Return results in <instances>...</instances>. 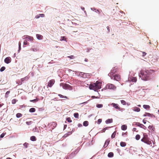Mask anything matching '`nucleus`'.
I'll return each mask as SVG.
<instances>
[{
	"label": "nucleus",
	"instance_id": "obj_20",
	"mask_svg": "<svg viewBox=\"0 0 159 159\" xmlns=\"http://www.w3.org/2000/svg\"><path fill=\"white\" fill-rule=\"evenodd\" d=\"M116 131H115L111 135V138L112 139H113L115 137V136H116Z\"/></svg>",
	"mask_w": 159,
	"mask_h": 159
},
{
	"label": "nucleus",
	"instance_id": "obj_24",
	"mask_svg": "<svg viewBox=\"0 0 159 159\" xmlns=\"http://www.w3.org/2000/svg\"><path fill=\"white\" fill-rule=\"evenodd\" d=\"M116 69H113L111 71V72L110 73H111L112 75H114V74L116 71Z\"/></svg>",
	"mask_w": 159,
	"mask_h": 159
},
{
	"label": "nucleus",
	"instance_id": "obj_64",
	"mask_svg": "<svg viewBox=\"0 0 159 159\" xmlns=\"http://www.w3.org/2000/svg\"><path fill=\"white\" fill-rule=\"evenodd\" d=\"M138 107H141V105H138Z\"/></svg>",
	"mask_w": 159,
	"mask_h": 159
},
{
	"label": "nucleus",
	"instance_id": "obj_7",
	"mask_svg": "<svg viewBox=\"0 0 159 159\" xmlns=\"http://www.w3.org/2000/svg\"><path fill=\"white\" fill-rule=\"evenodd\" d=\"M55 82V80L52 79L50 80L48 83V86L51 87L54 84Z\"/></svg>",
	"mask_w": 159,
	"mask_h": 159
},
{
	"label": "nucleus",
	"instance_id": "obj_4",
	"mask_svg": "<svg viewBox=\"0 0 159 159\" xmlns=\"http://www.w3.org/2000/svg\"><path fill=\"white\" fill-rule=\"evenodd\" d=\"M141 141L148 145L151 144V142L148 139V135L145 133L143 134V137L141 139Z\"/></svg>",
	"mask_w": 159,
	"mask_h": 159
},
{
	"label": "nucleus",
	"instance_id": "obj_39",
	"mask_svg": "<svg viewBox=\"0 0 159 159\" xmlns=\"http://www.w3.org/2000/svg\"><path fill=\"white\" fill-rule=\"evenodd\" d=\"M29 144L27 143H25L23 144L24 146L26 148H27L29 145Z\"/></svg>",
	"mask_w": 159,
	"mask_h": 159
},
{
	"label": "nucleus",
	"instance_id": "obj_13",
	"mask_svg": "<svg viewBox=\"0 0 159 159\" xmlns=\"http://www.w3.org/2000/svg\"><path fill=\"white\" fill-rule=\"evenodd\" d=\"M72 134V132L70 131L68 132H67L66 134H64L63 136V138H66L68 136H69L70 135Z\"/></svg>",
	"mask_w": 159,
	"mask_h": 159
},
{
	"label": "nucleus",
	"instance_id": "obj_58",
	"mask_svg": "<svg viewBox=\"0 0 159 159\" xmlns=\"http://www.w3.org/2000/svg\"><path fill=\"white\" fill-rule=\"evenodd\" d=\"M143 123L144 124H145L146 123V122L144 120H143Z\"/></svg>",
	"mask_w": 159,
	"mask_h": 159
},
{
	"label": "nucleus",
	"instance_id": "obj_2",
	"mask_svg": "<svg viewBox=\"0 0 159 159\" xmlns=\"http://www.w3.org/2000/svg\"><path fill=\"white\" fill-rule=\"evenodd\" d=\"M89 88L90 89L96 91L101 88V83L100 82L97 81L96 83L90 84Z\"/></svg>",
	"mask_w": 159,
	"mask_h": 159
},
{
	"label": "nucleus",
	"instance_id": "obj_21",
	"mask_svg": "<svg viewBox=\"0 0 159 159\" xmlns=\"http://www.w3.org/2000/svg\"><path fill=\"white\" fill-rule=\"evenodd\" d=\"M114 156V154L112 152H110L108 154V157H113Z\"/></svg>",
	"mask_w": 159,
	"mask_h": 159
},
{
	"label": "nucleus",
	"instance_id": "obj_12",
	"mask_svg": "<svg viewBox=\"0 0 159 159\" xmlns=\"http://www.w3.org/2000/svg\"><path fill=\"white\" fill-rule=\"evenodd\" d=\"M143 116H148L151 117H152V116L154 117H155V116L153 115L152 114H151L147 112L145 113L143 115Z\"/></svg>",
	"mask_w": 159,
	"mask_h": 159
},
{
	"label": "nucleus",
	"instance_id": "obj_37",
	"mask_svg": "<svg viewBox=\"0 0 159 159\" xmlns=\"http://www.w3.org/2000/svg\"><path fill=\"white\" fill-rule=\"evenodd\" d=\"M26 38L28 39L30 41H32L33 39V37H30L28 36H26Z\"/></svg>",
	"mask_w": 159,
	"mask_h": 159
},
{
	"label": "nucleus",
	"instance_id": "obj_52",
	"mask_svg": "<svg viewBox=\"0 0 159 159\" xmlns=\"http://www.w3.org/2000/svg\"><path fill=\"white\" fill-rule=\"evenodd\" d=\"M39 17H40V16L39 14V15H38L37 16H36L35 17V18H36V19H38V18H39Z\"/></svg>",
	"mask_w": 159,
	"mask_h": 159
},
{
	"label": "nucleus",
	"instance_id": "obj_47",
	"mask_svg": "<svg viewBox=\"0 0 159 159\" xmlns=\"http://www.w3.org/2000/svg\"><path fill=\"white\" fill-rule=\"evenodd\" d=\"M16 99H13L12 100V103L13 104H15L16 102Z\"/></svg>",
	"mask_w": 159,
	"mask_h": 159
},
{
	"label": "nucleus",
	"instance_id": "obj_60",
	"mask_svg": "<svg viewBox=\"0 0 159 159\" xmlns=\"http://www.w3.org/2000/svg\"><path fill=\"white\" fill-rule=\"evenodd\" d=\"M92 98H96V97L95 96H92Z\"/></svg>",
	"mask_w": 159,
	"mask_h": 159
},
{
	"label": "nucleus",
	"instance_id": "obj_62",
	"mask_svg": "<svg viewBox=\"0 0 159 159\" xmlns=\"http://www.w3.org/2000/svg\"><path fill=\"white\" fill-rule=\"evenodd\" d=\"M6 159H12L10 157H7V158Z\"/></svg>",
	"mask_w": 159,
	"mask_h": 159
},
{
	"label": "nucleus",
	"instance_id": "obj_45",
	"mask_svg": "<svg viewBox=\"0 0 159 159\" xmlns=\"http://www.w3.org/2000/svg\"><path fill=\"white\" fill-rule=\"evenodd\" d=\"M5 69V67L4 66L2 67L0 69V71H3Z\"/></svg>",
	"mask_w": 159,
	"mask_h": 159
},
{
	"label": "nucleus",
	"instance_id": "obj_29",
	"mask_svg": "<svg viewBox=\"0 0 159 159\" xmlns=\"http://www.w3.org/2000/svg\"><path fill=\"white\" fill-rule=\"evenodd\" d=\"M143 107L146 109H149L150 108V107L149 105H143Z\"/></svg>",
	"mask_w": 159,
	"mask_h": 159
},
{
	"label": "nucleus",
	"instance_id": "obj_63",
	"mask_svg": "<svg viewBox=\"0 0 159 159\" xmlns=\"http://www.w3.org/2000/svg\"><path fill=\"white\" fill-rule=\"evenodd\" d=\"M82 8V10H84V7H82V8Z\"/></svg>",
	"mask_w": 159,
	"mask_h": 159
},
{
	"label": "nucleus",
	"instance_id": "obj_61",
	"mask_svg": "<svg viewBox=\"0 0 159 159\" xmlns=\"http://www.w3.org/2000/svg\"><path fill=\"white\" fill-rule=\"evenodd\" d=\"M107 30H109V26H107Z\"/></svg>",
	"mask_w": 159,
	"mask_h": 159
},
{
	"label": "nucleus",
	"instance_id": "obj_46",
	"mask_svg": "<svg viewBox=\"0 0 159 159\" xmlns=\"http://www.w3.org/2000/svg\"><path fill=\"white\" fill-rule=\"evenodd\" d=\"M66 39H65V37L64 36H61V37L60 41H63L65 40Z\"/></svg>",
	"mask_w": 159,
	"mask_h": 159
},
{
	"label": "nucleus",
	"instance_id": "obj_22",
	"mask_svg": "<svg viewBox=\"0 0 159 159\" xmlns=\"http://www.w3.org/2000/svg\"><path fill=\"white\" fill-rule=\"evenodd\" d=\"M30 139L32 141H35L36 140V138L35 136H32L30 138Z\"/></svg>",
	"mask_w": 159,
	"mask_h": 159
},
{
	"label": "nucleus",
	"instance_id": "obj_17",
	"mask_svg": "<svg viewBox=\"0 0 159 159\" xmlns=\"http://www.w3.org/2000/svg\"><path fill=\"white\" fill-rule=\"evenodd\" d=\"M36 37L38 39L41 40L43 39V36L40 34H37Z\"/></svg>",
	"mask_w": 159,
	"mask_h": 159
},
{
	"label": "nucleus",
	"instance_id": "obj_53",
	"mask_svg": "<svg viewBox=\"0 0 159 159\" xmlns=\"http://www.w3.org/2000/svg\"><path fill=\"white\" fill-rule=\"evenodd\" d=\"M31 50L33 51H37V49L36 48H32L31 49Z\"/></svg>",
	"mask_w": 159,
	"mask_h": 159
},
{
	"label": "nucleus",
	"instance_id": "obj_55",
	"mask_svg": "<svg viewBox=\"0 0 159 159\" xmlns=\"http://www.w3.org/2000/svg\"><path fill=\"white\" fill-rule=\"evenodd\" d=\"M78 127H81L82 126V125L81 124L79 123L78 124Z\"/></svg>",
	"mask_w": 159,
	"mask_h": 159
},
{
	"label": "nucleus",
	"instance_id": "obj_48",
	"mask_svg": "<svg viewBox=\"0 0 159 159\" xmlns=\"http://www.w3.org/2000/svg\"><path fill=\"white\" fill-rule=\"evenodd\" d=\"M68 58H70V59H74V57L73 55H71L69 56H68Z\"/></svg>",
	"mask_w": 159,
	"mask_h": 159
},
{
	"label": "nucleus",
	"instance_id": "obj_33",
	"mask_svg": "<svg viewBox=\"0 0 159 159\" xmlns=\"http://www.w3.org/2000/svg\"><path fill=\"white\" fill-rule=\"evenodd\" d=\"M74 116L75 118H79V114L78 113H75L74 114Z\"/></svg>",
	"mask_w": 159,
	"mask_h": 159
},
{
	"label": "nucleus",
	"instance_id": "obj_3",
	"mask_svg": "<svg viewBox=\"0 0 159 159\" xmlns=\"http://www.w3.org/2000/svg\"><path fill=\"white\" fill-rule=\"evenodd\" d=\"M111 73H109L108 75L110 77L111 79L114 80L120 81V76L118 74H115L114 75H112Z\"/></svg>",
	"mask_w": 159,
	"mask_h": 159
},
{
	"label": "nucleus",
	"instance_id": "obj_11",
	"mask_svg": "<svg viewBox=\"0 0 159 159\" xmlns=\"http://www.w3.org/2000/svg\"><path fill=\"white\" fill-rule=\"evenodd\" d=\"M28 79V78L27 77H24V78L21 79L20 80V81H19L18 82V84L19 85H21L22 84V82H23V81H24L25 80H27Z\"/></svg>",
	"mask_w": 159,
	"mask_h": 159
},
{
	"label": "nucleus",
	"instance_id": "obj_8",
	"mask_svg": "<svg viewBox=\"0 0 159 159\" xmlns=\"http://www.w3.org/2000/svg\"><path fill=\"white\" fill-rule=\"evenodd\" d=\"M111 105L115 108L118 109L119 111L122 110L121 108L119 106V105L117 104L112 103Z\"/></svg>",
	"mask_w": 159,
	"mask_h": 159
},
{
	"label": "nucleus",
	"instance_id": "obj_41",
	"mask_svg": "<svg viewBox=\"0 0 159 159\" xmlns=\"http://www.w3.org/2000/svg\"><path fill=\"white\" fill-rule=\"evenodd\" d=\"M121 103L123 105H126V102L124 100H122L121 101Z\"/></svg>",
	"mask_w": 159,
	"mask_h": 159
},
{
	"label": "nucleus",
	"instance_id": "obj_56",
	"mask_svg": "<svg viewBox=\"0 0 159 159\" xmlns=\"http://www.w3.org/2000/svg\"><path fill=\"white\" fill-rule=\"evenodd\" d=\"M10 93V91H7V92L6 93V94H8Z\"/></svg>",
	"mask_w": 159,
	"mask_h": 159
},
{
	"label": "nucleus",
	"instance_id": "obj_50",
	"mask_svg": "<svg viewBox=\"0 0 159 159\" xmlns=\"http://www.w3.org/2000/svg\"><path fill=\"white\" fill-rule=\"evenodd\" d=\"M39 15L40 16V17H44V15L43 14H39Z\"/></svg>",
	"mask_w": 159,
	"mask_h": 159
},
{
	"label": "nucleus",
	"instance_id": "obj_43",
	"mask_svg": "<svg viewBox=\"0 0 159 159\" xmlns=\"http://www.w3.org/2000/svg\"><path fill=\"white\" fill-rule=\"evenodd\" d=\"M6 134V133H2L0 135V138H3L4 137V136H5V135Z\"/></svg>",
	"mask_w": 159,
	"mask_h": 159
},
{
	"label": "nucleus",
	"instance_id": "obj_31",
	"mask_svg": "<svg viewBox=\"0 0 159 159\" xmlns=\"http://www.w3.org/2000/svg\"><path fill=\"white\" fill-rule=\"evenodd\" d=\"M58 96L61 98H65L66 99H68V97H66V96H64L61 94H59L58 95Z\"/></svg>",
	"mask_w": 159,
	"mask_h": 159
},
{
	"label": "nucleus",
	"instance_id": "obj_26",
	"mask_svg": "<svg viewBox=\"0 0 159 159\" xmlns=\"http://www.w3.org/2000/svg\"><path fill=\"white\" fill-rule=\"evenodd\" d=\"M83 125L85 126H87L89 125V122L87 121H85L83 123Z\"/></svg>",
	"mask_w": 159,
	"mask_h": 159
},
{
	"label": "nucleus",
	"instance_id": "obj_5",
	"mask_svg": "<svg viewBox=\"0 0 159 159\" xmlns=\"http://www.w3.org/2000/svg\"><path fill=\"white\" fill-rule=\"evenodd\" d=\"M60 86H62L63 88L65 89L72 90L73 89L72 86L67 84L61 83Z\"/></svg>",
	"mask_w": 159,
	"mask_h": 159
},
{
	"label": "nucleus",
	"instance_id": "obj_42",
	"mask_svg": "<svg viewBox=\"0 0 159 159\" xmlns=\"http://www.w3.org/2000/svg\"><path fill=\"white\" fill-rule=\"evenodd\" d=\"M29 43L27 42V41L26 40H25L24 41V45H28Z\"/></svg>",
	"mask_w": 159,
	"mask_h": 159
},
{
	"label": "nucleus",
	"instance_id": "obj_1",
	"mask_svg": "<svg viewBox=\"0 0 159 159\" xmlns=\"http://www.w3.org/2000/svg\"><path fill=\"white\" fill-rule=\"evenodd\" d=\"M155 71L151 69H142L139 74V76L144 81L148 80L151 79V75L155 74Z\"/></svg>",
	"mask_w": 159,
	"mask_h": 159
},
{
	"label": "nucleus",
	"instance_id": "obj_23",
	"mask_svg": "<svg viewBox=\"0 0 159 159\" xmlns=\"http://www.w3.org/2000/svg\"><path fill=\"white\" fill-rule=\"evenodd\" d=\"M148 128L149 129L151 130L152 131H154L155 130V128L153 127V125H149L148 127Z\"/></svg>",
	"mask_w": 159,
	"mask_h": 159
},
{
	"label": "nucleus",
	"instance_id": "obj_18",
	"mask_svg": "<svg viewBox=\"0 0 159 159\" xmlns=\"http://www.w3.org/2000/svg\"><path fill=\"white\" fill-rule=\"evenodd\" d=\"M113 120L112 119H109L107 120L106 121V123L107 124H109L112 122Z\"/></svg>",
	"mask_w": 159,
	"mask_h": 159
},
{
	"label": "nucleus",
	"instance_id": "obj_32",
	"mask_svg": "<svg viewBox=\"0 0 159 159\" xmlns=\"http://www.w3.org/2000/svg\"><path fill=\"white\" fill-rule=\"evenodd\" d=\"M22 114L20 113H18L16 114V116L17 118H20L22 116Z\"/></svg>",
	"mask_w": 159,
	"mask_h": 159
},
{
	"label": "nucleus",
	"instance_id": "obj_9",
	"mask_svg": "<svg viewBox=\"0 0 159 159\" xmlns=\"http://www.w3.org/2000/svg\"><path fill=\"white\" fill-rule=\"evenodd\" d=\"M135 125L137 126L142 128L144 129H146V127L143 124H140L139 122H136Z\"/></svg>",
	"mask_w": 159,
	"mask_h": 159
},
{
	"label": "nucleus",
	"instance_id": "obj_40",
	"mask_svg": "<svg viewBox=\"0 0 159 159\" xmlns=\"http://www.w3.org/2000/svg\"><path fill=\"white\" fill-rule=\"evenodd\" d=\"M66 120L69 122L70 123L72 122V120L70 117H68L66 118Z\"/></svg>",
	"mask_w": 159,
	"mask_h": 159
},
{
	"label": "nucleus",
	"instance_id": "obj_15",
	"mask_svg": "<svg viewBox=\"0 0 159 159\" xmlns=\"http://www.w3.org/2000/svg\"><path fill=\"white\" fill-rule=\"evenodd\" d=\"M110 141V139L109 138L107 139L106 141L104 146H105L106 145V147H107L109 144Z\"/></svg>",
	"mask_w": 159,
	"mask_h": 159
},
{
	"label": "nucleus",
	"instance_id": "obj_54",
	"mask_svg": "<svg viewBox=\"0 0 159 159\" xmlns=\"http://www.w3.org/2000/svg\"><path fill=\"white\" fill-rule=\"evenodd\" d=\"M19 48L20 49L21 48V43L19 42Z\"/></svg>",
	"mask_w": 159,
	"mask_h": 159
},
{
	"label": "nucleus",
	"instance_id": "obj_30",
	"mask_svg": "<svg viewBox=\"0 0 159 159\" xmlns=\"http://www.w3.org/2000/svg\"><path fill=\"white\" fill-rule=\"evenodd\" d=\"M39 100V98H36L35 99H34V100H30V102H38Z\"/></svg>",
	"mask_w": 159,
	"mask_h": 159
},
{
	"label": "nucleus",
	"instance_id": "obj_10",
	"mask_svg": "<svg viewBox=\"0 0 159 159\" xmlns=\"http://www.w3.org/2000/svg\"><path fill=\"white\" fill-rule=\"evenodd\" d=\"M11 58L10 57H6L4 60L5 62L7 64H8L11 62Z\"/></svg>",
	"mask_w": 159,
	"mask_h": 159
},
{
	"label": "nucleus",
	"instance_id": "obj_49",
	"mask_svg": "<svg viewBox=\"0 0 159 159\" xmlns=\"http://www.w3.org/2000/svg\"><path fill=\"white\" fill-rule=\"evenodd\" d=\"M108 128V127H106V128H104V129H102V132H105V130L106 129H107Z\"/></svg>",
	"mask_w": 159,
	"mask_h": 159
},
{
	"label": "nucleus",
	"instance_id": "obj_51",
	"mask_svg": "<svg viewBox=\"0 0 159 159\" xmlns=\"http://www.w3.org/2000/svg\"><path fill=\"white\" fill-rule=\"evenodd\" d=\"M146 54V53L145 52H143L142 54V56L143 57L145 56Z\"/></svg>",
	"mask_w": 159,
	"mask_h": 159
},
{
	"label": "nucleus",
	"instance_id": "obj_25",
	"mask_svg": "<svg viewBox=\"0 0 159 159\" xmlns=\"http://www.w3.org/2000/svg\"><path fill=\"white\" fill-rule=\"evenodd\" d=\"M129 80H131L133 82H136L137 81V79L135 78L132 77V78H130Z\"/></svg>",
	"mask_w": 159,
	"mask_h": 159
},
{
	"label": "nucleus",
	"instance_id": "obj_35",
	"mask_svg": "<svg viewBox=\"0 0 159 159\" xmlns=\"http://www.w3.org/2000/svg\"><path fill=\"white\" fill-rule=\"evenodd\" d=\"M96 107L99 108H102L103 107V105L102 104H97L96 105Z\"/></svg>",
	"mask_w": 159,
	"mask_h": 159
},
{
	"label": "nucleus",
	"instance_id": "obj_38",
	"mask_svg": "<svg viewBox=\"0 0 159 159\" xmlns=\"http://www.w3.org/2000/svg\"><path fill=\"white\" fill-rule=\"evenodd\" d=\"M127 132H126L125 133H123L122 134V136L123 137H125L127 136Z\"/></svg>",
	"mask_w": 159,
	"mask_h": 159
},
{
	"label": "nucleus",
	"instance_id": "obj_14",
	"mask_svg": "<svg viewBox=\"0 0 159 159\" xmlns=\"http://www.w3.org/2000/svg\"><path fill=\"white\" fill-rule=\"evenodd\" d=\"M57 124L56 122H54L52 123L51 125L52 128L53 129L57 126Z\"/></svg>",
	"mask_w": 159,
	"mask_h": 159
},
{
	"label": "nucleus",
	"instance_id": "obj_6",
	"mask_svg": "<svg viewBox=\"0 0 159 159\" xmlns=\"http://www.w3.org/2000/svg\"><path fill=\"white\" fill-rule=\"evenodd\" d=\"M105 88L106 89H116V87L112 84H108L106 86Z\"/></svg>",
	"mask_w": 159,
	"mask_h": 159
},
{
	"label": "nucleus",
	"instance_id": "obj_44",
	"mask_svg": "<svg viewBox=\"0 0 159 159\" xmlns=\"http://www.w3.org/2000/svg\"><path fill=\"white\" fill-rule=\"evenodd\" d=\"M102 121V119H99L97 121V123L98 124H99Z\"/></svg>",
	"mask_w": 159,
	"mask_h": 159
},
{
	"label": "nucleus",
	"instance_id": "obj_28",
	"mask_svg": "<svg viewBox=\"0 0 159 159\" xmlns=\"http://www.w3.org/2000/svg\"><path fill=\"white\" fill-rule=\"evenodd\" d=\"M36 111V109L34 108H31L30 110L29 111L30 112H34Z\"/></svg>",
	"mask_w": 159,
	"mask_h": 159
},
{
	"label": "nucleus",
	"instance_id": "obj_27",
	"mask_svg": "<svg viewBox=\"0 0 159 159\" xmlns=\"http://www.w3.org/2000/svg\"><path fill=\"white\" fill-rule=\"evenodd\" d=\"M120 145L122 147H124L126 145V143L125 142H121L120 143Z\"/></svg>",
	"mask_w": 159,
	"mask_h": 159
},
{
	"label": "nucleus",
	"instance_id": "obj_59",
	"mask_svg": "<svg viewBox=\"0 0 159 159\" xmlns=\"http://www.w3.org/2000/svg\"><path fill=\"white\" fill-rule=\"evenodd\" d=\"M136 129V128H134L133 129V130L134 131H135Z\"/></svg>",
	"mask_w": 159,
	"mask_h": 159
},
{
	"label": "nucleus",
	"instance_id": "obj_19",
	"mask_svg": "<svg viewBox=\"0 0 159 159\" xmlns=\"http://www.w3.org/2000/svg\"><path fill=\"white\" fill-rule=\"evenodd\" d=\"M127 126L125 125H122L121 126V129L123 130H126L127 129Z\"/></svg>",
	"mask_w": 159,
	"mask_h": 159
},
{
	"label": "nucleus",
	"instance_id": "obj_16",
	"mask_svg": "<svg viewBox=\"0 0 159 159\" xmlns=\"http://www.w3.org/2000/svg\"><path fill=\"white\" fill-rule=\"evenodd\" d=\"M133 110L134 111L136 112H139L140 110L139 108L135 107L133 108Z\"/></svg>",
	"mask_w": 159,
	"mask_h": 159
},
{
	"label": "nucleus",
	"instance_id": "obj_34",
	"mask_svg": "<svg viewBox=\"0 0 159 159\" xmlns=\"http://www.w3.org/2000/svg\"><path fill=\"white\" fill-rule=\"evenodd\" d=\"M33 123V122L32 121H26V124L28 125H31Z\"/></svg>",
	"mask_w": 159,
	"mask_h": 159
},
{
	"label": "nucleus",
	"instance_id": "obj_36",
	"mask_svg": "<svg viewBox=\"0 0 159 159\" xmlns=\"http://www.w3.org/2000/svg\"><path fill=\"white\" fill-rule=\"evenodd\" d=\"M140 138V135L139 134H137L135 136V139L137 140H139Z\"/></svg>",
	"mask_w": 159,
	"mask_h": 159
},
{
	"label": "nucleus",
	"instance_id": "obj_57",
	"mask_svg": "<svg viewBox=\"0 0 159 159\" xmlns=\"http://www.w3.org/2000/svg\"><path fill=\"white\" fill-rule=\"evenodd\" d=\"M84 61L86 62H87L88 61V59L87 58H85L84 59Z\"/></svg>",
	"mask_w": 159,
	"mask_h": 159
}]
</instances>
